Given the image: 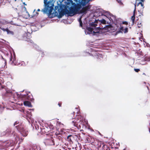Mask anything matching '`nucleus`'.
I'll list each match as a JSON object with an SVG mask.
<instances>
[{
    "label": "nucleus",
    "mask_w": 150,
    "mask_h": 150,
    "mask_svg": "<svg viewBox=\"0 0 150 150\" xmlns=\"http://www.w3.org/2000/svg\"><path fill=\"white\" fill-rule=\"evenodd\" d=\"M19 122L18 121H16L13 124V125L15 126V125L19 124Z\"/></svg>",
    "instance_id": "c756f323"
},
{
    "label": "nucleus",
    "mask_w": 150,
    "mask_h": 150,
    "mask_svg": "<svg viewBox=\"0 0 150 150\" xmlns=\"http://www.w3.org/2000/svg\"><path fill=\"white\" fill-rule=\"evenodd\" d=\"M146 46L148 47H150V45L148 43L146 45Z\"/></svg>",
    "instance_id": "a19ab883"
},
{
    "label": "nucleus",
    "mask_w": 150,
    "mask_h": 150,
    "mask_svg": "<svg viewBox=\"0 0 150 150\" xmlns=\"http://www.w3.org/2000/svg\"><path fill=\"white\" fill-rule=\"evenodd\" d=\"M96 57L97 58H98L99 59H100V58H102V56L101 55H100V54H96Z\"/></svg>",
    "instance_id": "5701e85b"
},
{
    "label": "nucleus",
    "mask_w": 150,
    "mask_h": 150,
    "mask_svg": "<svg viewBox=\"0 0 150 150\" xmlns=\"http://www.w3.org/2000/svg\"><path fill=\"white\" fill-rule=\"evenodd\" d=\"M134 7L135 8L133 11V14H134V13L135 14V12L136 9V5L135 4H134Z\"/></svg>",
    "instance_id": "72a5a7b5"
},
{
    "label": "nucleus",
    "mask_w": 150,
    "mask_h": 150,
    "mask_svg": "<svg viewBox=\"0 0 150 150\" xmlns=\"http://www.w3.org/2000/svg\"><path fill=\"white\" fill-rule=\"evenodd\" d=\"M134 7L135 8L133 11V14H134V13L135 14V12L136 9V5L135 4H134Z\"/></svg>",
    "instance_id": "473e14b6"
},
{
    "label": "nucleus",
    "mask_w": 150,
    "mask_h": 150,
    "mask_svg": "<svg viewBox=\"0 0 150 150\" xmlns=\"http://www.w3.org/2000/svg\"><path fill=\"white\" fill-rule=\"evenodd\" d=\"M122 23L123 24H127L128 23L127 21H123L122 22Z\"/></svg>",
    "instance_id": "7c9ffc66"
},
{
    "label": "nucleus",
    "mask_w": 150,
    "mask_h": 150,
    "mask_svg": "<svg viewBox=\"0 0 150 150\" xmlns=\"http://www.w3.org/2000/svg\"><path fill=\"white\" fill-rule=\"evenodd\" d=\"M128 31V28H126L124 30V31H123L124 33H126Z\"/></svg>",
    "instance_id": "a878e982"
},
{
    "label": "nucleus",
    "mask_w": 150,
    "mask_h": 150,
    "mask_svg": "<svg viewBox=\"0 0 150 150\" xmlns=\"http://www.w3.org/2000/svg\"><path fill=\"white\" fill-rule=\"evenodd\" d=\"M74 126H76V125H75V124L74 123Z\"/></svg>",
    "instance_id": "e2e57ef3"
},
{
    "label": "nucleus",
    "mask_w": 150,
    "mask_h": 150,
    "mask_svg": "<svg viewBox=\"0 0 150 150\" xmlns=\"http://www.w3.org/2000/svg\"><path fill=\"white\" fill-rule=\"evenodd\" d=\"M103 13L105 14V15L103 14L102 13H100L98 16L97 15V17L101 15V16H104L107 17V19L109 20L107 22V24H110L111 25L112 23L114 24L116 26L118 27V25L117 26L118 23H119V19H117L115 16L113 15L112 13L108 11H103Z\"/></svg>",
    "instance_id": "7ed1b4c3"
},
{
    "label": "nucleus",
    "mask_w": 150,
    "mask_h": 150,
    "mask_svg": "<svg viewBox=\"0 0 150 150\" xmlns=\"http://www.w3.org/2000/svg\"><path fill=\"white\" fill-rule=\"evenodd\" d=\"M134 70L136 72H138L140 71V69H134Z\"/></svg>",
    "instance_id": "cd10ccee"
},
{
    "label": "nucleus",
    "mask_w": 150,
    "mask_h": 150,
    "mask_svg": "<svg viewBox=\"0 0 150 150\" xmlns=\"http://www.w3.org/2000/svg\"><path fill=\"white\" fill-rule=\"evenodd\" d=\"M119 25H120V30L119 31H117L116 32V33H122L124 31V28L122 26V25L120 24L121 23H120L119 22V23H118Z\"/></svg>",
    "instance_id": "2eb2a0df"
},
{
    "label": "nucleus",
    "mask_w": 150,
    "mask_h": 150,
    "mask_svg": "<svg viewBox=\"0 0 150 150\" xmlns=\"http://www.w3.org/2000/svg\"><path fill=\"white\" fill-rule=\"evenodd\" d=\"M97 20H98V23H99V24H100L101 23L103 25H105L106 23L107 24V22L108 21V19H107L106 17L105 19L102 18V19L100 20L99 19H98Z\"/></svg>",
    "instance_id": "f8f14e48"
},
{
    "label": "nucleus",
    "mask_w": 150,
    "mask_h": 150,
    "mask_svg": "<svg viewBox=\"0 0 150 150\" xmlns=\"http://www.w3.org/2000/svg\"><path fill=\"white\" fill-rule=\"evenodd\" d=\"M92 22L90 21L89 23V27L88 30L92 33L93 31V35L98 36L100 34L106 33L111 29L112 25L108 24V25H103L102 24H99L98 23V20L95 19L91 20Z\"/></svg>",
    "instance_id": "f03ea898"
},
{
    "label": "nucleus",
    "mask_w": 150,
    "mask_h": 150,
    "mask_svg": "<svg viewBox=\"0 0 150 150\" xmlns=\"http://www.w3.org/2000/svg\"><path fill=\"white\" fill-rule=\"evenodd\" d=\"M137 25L139 28H141V27L142 26V24H141V22H140V21H139V22L138 23Z\"/></svg>",
    "instance_id": "412c9836"
},
{
    "label": "nucleus",
    "mask_w": 150,
    "mask_h": 150,
    "mask_svg": "<svg viewBox=\"0 0 150 150\" xmlns=\"http://www.w3.org/2000/svg\"><path fill=\"white\" fill-rule=\"evenodd\" d=\"M104 146H105V145H103V146L102 147V148H103V147H104Z\"/></svg>",
    "instance_id": "bf43d9fd"
},
{
    "label": "nucleus",
    "mask_w": 150,
    "mask_h": 150,
    "mask_svg": "<svg viewBox=\"0 0 150 150\" xmlns=\"http://www.w3.org/2000/svg\"><path fill=\"white\" fill-rule=\"evenodd\" d=\"M16 136L15 132L13 130L12 132L10 134L8 137H11L12 139H15Z\"/></svg>",
    "instance_id": "4468645a"
},
{
    "label": "nucleus",
    "mask_w": 150,
    "mask_h": 150,
    "mask_svg": "<svg viewBox=\"0 0 150 150\" xmlns=\"http://www.w3.org/2000/svg\"><path fill=\"white\" fill-rule=\"evenodd\" d=\"M145 56L146 55H145V57L142 60L141 62H139V64H141L142 65H144L146 64V62H145V61L149 62L150 61V57H147Z\"/></svg>",
    "instance_id": "9b49d317"
},
{
    "label": "nucleus",
    "mask_w": 150,
    "mask_h": 150,
    "mask_svg": "<svg viewBox=\"0 0 150 150\" xmlns=\"http://www.w3.org/2000/svg\"><path fill=\"white\" fill-rule=\"evenodd\" d=\"M140 14L142 15V16H143V15L142 14V13H140Z\"/></svg>",
    "instance_id": "603ef678"
},
{
    "label": "nucleus",
    "mask_w": 150,
    "mask_h": 150,
    "mask_svg": "<svg viewBox=\"0 0 150 150\" xmlns=\"http://www.w3.org/2000/svg\"><path fill=\"white\" fill-rule=\"evenodd\" d=\"M147 89H149V87L147 86Z\"/></svg>",
    "instance_id": "4d7b16f0"
},
{
    "label": "nucleus",
    "mask_w": 150,
    "mask_h": 150,
    "mask_svg": "<svg viewBox=\"0 0 150 150\" xmlns=\"http://www.w3.org/2000/svg\"><path fill=\"white\" fill-rule=\"evenodd\" d=\"M143 74H144V75H145V74L144 73H143Z\"/></svg>",
    "instance_id": "13d9d810"
},
{
    "label": "nucleus",
    "mask_w": 150,
    "mask_h": 150,
    "mask_svg": "<svg viewBox=\"0 0 150 150\" xmlns=\"http://www.w3.org/2000/svg\"><path fill=\"white\" fill-rule=\"evenodd\" d=\"M57 138L59 141H61L62 140V138L60 136H57Z\"/></svg>",
    "instance_id": "bb28decb"
},
{
    "label": "nucleus",
    "mask_w": 150,
    "mask_h": 150,
    "mask_svg": "<svg viewBox=\"0 0 150 150\" xmlns=\"http://www.w3.org/2000/svg\"><path fill=\"white\" fill-rule=\"evenodd\" d=\"M27 38H28L30 39V38L31 37V36L30 35V33L29 32H28V33L27 34Z\"/></svg>",
    "instance_id": "393cba45"
},
{
    "label": "nucleus",
    "mask_w": 150,
    "mask_h": 150,
    "mask_svg": "<svg viewBox=\"0 0 150 150\" xmlns=\"http://www.w3.org/2000/svg\"><path fill=\"white\" fill-rule=\"evenodd\" d=\"M78 21L79 22V23H80V22H82L81 17L80 18H79V19L78 20Z\"/></svg>",
    "instance_id": "c9c22d12"
},
{
    "label": "nucleus",
    "mask_w": 150,
    "mask_h": 150,
    "mask_svg": "<svg viewBox=\"0 0 150 150\" xmlns=\"http://www.w3.org/2000/svg\"><path fill=\"white\" fill-rule=\"evenodd\" d=\"M67 138L69 142H72L71 139L73 138V137L72 135H69L67 137Z\"/></svg>",
    "instance_id": "a211bd4d"
},
{
    "label": "nucleus",
    "mask_w": 150,
    "mask_h": 150,
    "mask_svg": "<svg viewBox=\"0 0 150 150\" xmlns=\"http://www.w3.org/2000/svg\"><path fill=\"white\" fill-rule=\"evenodd\" d=\"M7 85H10V84H11V83L10 82H8L7 83Z\"/></svg>",
    "instance_id": "79ce46f5"
},
{
    "label": "nucleus",
    "mask_w": 150,
    "mask_h": 150,
    "mask_svg": "<svg viewBox=\"0 0 150 150\" xmlns=\"http://www.w3.org/2000/svg\"><path fill=\"white\" fill-rule=\"evenodd\" d=\"M23 8L25 9V10H26V7L25 6H24Z\"/></svg>",
    "instance_id": "09e8293b"
},
{
    "label": "nucleus",
    "mask_w": 150,
    "mask_h": 150,
    "mask_svg": "<svg viewBox=\"0 0 150 150\" xmlns=\"http://www.w3.org/2000/svg\"><path fill=\"white\" fill-rule=\"evenodd\" d=\"M96 14V13H95V14H94V16H95Z\"/></svg>",
    "instance_id": "6e6d98bb"
},
{
    "label": "nucleus",
    "mask_w": 150,
    "mask_h": 150,
    "mask_svg": "<svg viewBox=\"0 0 150 150\" xmlns=\"http://www.w3.org/2000/svg\"><path fill=\"white\" fill-rule=\"evenodd\" d=\"M47 1V0H44V3Z\"/></svg>",
    "instance_id": "a18cd8bd"
},
{
    "label": "nucleus",
    "mask_w": 150,
    "mask_h": 150,
    "mask_svg": "<svg viewBox=\"0 0 150 150\" xmlns=\"http://www.w3.org/2000/svg\"><path fill=\"white\" fill-rule=\"evenodd\" d=\"M16 60V58L14 57L13 58V61H12L11 62V64H13V63H14V61Z\"/></svg>",
    "instance_id": "ea45409f"
},
{
    "label": "nucleus",
    "mask_w": 150,
    "mask_h": 150,
    "mask_svg": "<svg viewBox=\"0 0 150 150\" xmlns=\"http://www.w3.org/2000/svg\"><path fill=\"white\" fill-rule=\"evenodd\" d=\"M53 1L51 3V4H52V3H53V4H54V3H55V1L56 0H52ZM52 0H47V1H51Z\"/></svg>",
    "instance_id": "c85d7f7f"
},
{
    "label": "nucleus",
    "mask_w": 150,
    "mask_h": 150,
    "mask_svg": "<svg viewBox=\"0 0 150 150\" xmlns=\"http://www.w3.org/2000/svg\"><path fill=\"white\" fill-rule=\"evenodd\" d=\"M141 5L142 7H143L144 8V4H143L142 2H139L137 4V6H138L139 5Z\"/></svg>",
    "instance_id": "4be33fe9"
},
{
    "label": "nucleus",
    "mask_w": 150,
    "mask_h": 150,
    "mask_svg": "<svg viewBox=\"0 0 150 150\" xmlns=\"http://www.w3.org/2000/svg\"><path fill=\"white\" fill-rule=\"evenodd\" d=\"M1 88H4L5 90L4 92L2 94V98L4 100H7L11 96H13V93L11 90L12 88L11 86L10 88H8L7 86H2Z\"/></svg>",
    "instance_id": "0eeeda50"
},
{
    "label": "nucleus",
    "mask_w": 150,
    "mask_h": 150,
    "mask_svg": "<svg viewBox=\"0 0 150 150\" xmlns=\"http://www.w3.org/2000/svg\"><path fill=\"white\" fill-rule=\"evenodd\" d=\"M1 105H0V108H1Z\"/></svg>",
    "instance_id": "052dcab7"
},
{
    "label": "nucleus",
    "mask_w": 150,
    "mask_h": 150,
    "mask_svg": "<svg viewBox=\"0 0 150 150\" xmlns=\"http://www.w3.org/2000/svg\"><path fill=\"white\" fill-rule=\"evenodd\" d=\"M123 150H125V149H124Z\"/></svg>",
    "instance_id": "0e129e2a"
},
{
    "label": "nucleus",
    "mask_w": 150,
    "mask_h": 150,
    "mask_svg": "<svg viewBox=\"0 0 150 150\" xmlns=\"http://www.w3.org/2000/svg\"><path fill=\"white\" fill-rule=\"evenodd\" d=\"M35 129L36 130H38L39 129L38 125H35Z\"/></svg>",
    "instance_id": "2f4dec72"
},
{
    "label": "nucleus",
    "mask_w": 150,
    "mask_h": 150,
    "mask_svg": "<svg viewBox=\"0 0 150 150\" xmlns=\"http://www.w3.org/2000/svg\"><path fill=\"white\" fill-rule=\"evenodd\" d=\"M141 1V2H143L144 1V0H140Z\"/></svg>",
    "instance_id": "c03bdc74"
},
{
    "label": "nucleus",
    "mask_w": 150,
    "mask_h": 150,
    "mask_svg": "<svg viewBox=\"0 0 150 150\" xmlns=\"http://www.w3.org/2000/svg\"><path fill=\"white\" fill-rule=\"evenodd\" d=\"M1 30H0V35H1Z\"/></svg>",
    "instance_id": "3c124183"
},
{
    "label": "nucleus",
    "mask_w": 150,
    "mask_h": 150,
    "mask_svg": "<svg viewBox=\"0 0 150 150\" xmlns=\"http://www.w3.org/2000/svg\"><path fill=\"white\" fill-rule=\"evenodd\" d=\"M88 139H89V138H87V140H88Z\"/></svg>",
    "instance_id": "69168bd1"
},
{
    "label": "nucleus",
    "mask_w": 150,
    "mask_h": 150,
    "mask_svg": "<svg viewBox=\"0 0 150 150\" xmlns=\"http://www.w3.org/2000/svg\"><path fill=\"white\" fill-rule=\"evenodd\" d=\"M28 150H41V148L39 146L35 145L30 148Z\"/></svg>",
    "instance_id": "ddd939ff"
},
{
    "label": "nucleus",
    "mask_w": 150,
    "mask_h": 150,
    "mask_svg": "<svg viewBox=\"0 0 150 150\" xmlns=\"http://www.w3.org/2000/svg\"><path fill=\"white\" fill-rule=\"evenodd\" d=\"M78 5L80 7L81 10L79 14H81L82 16L86 14L87 11L91 8V6L87 4V0H79Z\"/></svg>",
    "instance_id": "20e7f679"
},
{
    "label": "nucleus",
    "mask_w": 150,
    "mask_h": 150,
    "mask_svg": "<svg viewBox=\"0 0 150 150\" xmlns=\"http://www.w3.org/2000/svg\"><path fill=\"white\" fill-rule=\"evenodd\" d=\"M79 0H67L65 1L64 3H66L71 9L76 14L79 13L81 10L80 7L78 5Z\"/></svg>",
    "instance_id": "39448f33"
},
{
    "label": "nucleus",
    "mask_w": 150,
    "mask_h": 150,
    "mask_svg": "<svg viewBox=\"0 0 150 150\" xmlns=\"http://www.w3.org/2000/svg\"><path fill=\"white\" fill-rule=\"evenodd\" d=\"M35 48L37 50L41 52L42 54L41 56L42 57H43L44 54H43L44 52L43 51L41 50V48H40L38 46H36V47H35Z\"/></svg>",
    "instance_id": "f3484780"
},
{
    "label": "nucleus",
    "mask_w": 150,
    "mask_h": 150,
    "mask_svg": "<svg viewBox=\"0 0 150 150\" xmlns=\"http://www.w3.org/2000/svg\"><path fill=\"white\" fill-rule=\"evenodd\" d=\"M12 59H13V57H12V55H11V57H10V61H11L12 60Z\"/></svg>",
    "instance_id": "e433bc0d"
},
{
    "label": "nucleus",
    "mask_w": 150,
    "mask_h": 150,
    "mask_svg": "<svg viewBox=\"0 0 150 150\" xmlns=\"http://www.w3.org/2000/svg\"><path fill=\"white\" fill-rule=\"evenodd\" d=\"M142 52H141L139 54L138 53H137V55H138V56H139V55H142Z\"/></svg>",
    "instance_id": "58836bf2"
},
{
    "label": "nucleus",
    "mask_w": 150,
    "mask_h": 150,
    "mask_svg": "<svg viewBox=\"0 0 150 150\" xmlns=\"http://www.w3.org/2000/svg\"><path fill=\"white\" fill-rule=\"evenodd\" d=\"M23 4H24V5H25V6H26L27 5V4H25V2H23Z\"/></svg>",
    "instance_id": "37998d69"
},
{
    "label": "nucleus",
    "mask_w": 150,
    "mask_h": 150,
    "mask_svg": "<svg viewBox=\"0 0 150 150\" xmlns=\"http://www.w3.org/2000/svg\"><path fill=\"white\" fill-rule=\"evenodd\" d=\"M88 54H90V55H91V54H90V53H88Z\"/></svg>",
    "instance_id": "680f3d73"
},
{
    "label": "nucleus",
    "mask_w": 150,
    "mask_h": 150,
    "mask_svg": "<svg viewBox=\"0 0 150 150\" xmlns=\"http://www.w3.org/2000/svg\"><path fill=\"white\" fill-rule=\"evenodd\" d=\"M135 14L134 13V14H133V15L131 17V19L132 21V25H133L134 23L135 19Z\"/></svg>",
    "instance_id": "6ab92c4d"
},
{
    "label": "nucleus",
    "mask_w": 150,
    "mask_h": 150,
    "mask_svg": "<svg viewBox=\"0 0 150 150\" xmlns=\"http://www.w3.org/2000/svg\"><path fill=\"white\" fill-rule=\"evenodd\" d=\"M52 1H47L44 3V8L41 10L44 14H47L49 18H52L57 16L60 18L64 15L72 16L76 14L66 3H59L58 1H57V5L54 8V5L53 3L51 4Z\"/></svg>",
    "instance_id": "f257e3e1"
},
{
    "label": "nucleus",
    "mask_w": 150,
    "mask_h": 150,
    "mask_svg": "<svg viewBox=\"0 0 150 150\" xmlns=\"http://www.w3.org/2000/svg\"><path fill=\"white\" fill-rule=\"evenodd\" d=\"M44 142L46 146H52L54 145V139L52 137L45 139Z\"/></svg>",
    "instance_id": "1a4fd4ad"
},
{
    "label": "nucleus",
    "mask_w": 150,
    "mask_h": 150,
    "mask_svg": "<svg viewBox=\"0 0 150 150\" xmlns=\"http://www.w3.org/2000/svg\"><path fill=\"white\" fill-rule=\"evenodd\" d=\"M5 135H6V131H3L2 132H1L0 134V136L1 137H3Z\"/></svg>",
    "instance_id": "aec40b11"
},
{
    "label": "nucleus",
    "mask_w": 150,
    "mask_h": 150,
    "mask_svg": "<svg viewBox=\"0 0 150 150\" xmlns=\"http://www.w3.org/2000/svg\"><path fill=\"white\" fill-rule=\"evenodd\" d=\"M0 29L3 31L4 32H6L8 35H14L13 31L10 30L8 28H4L0 26Z\"/></svg>",
    "instance_id": "9d476101"
},
{
    "label": "nucleus",
    "mask_w": 150,
    "mask_h": 150,
    "mask_svg": "<svg viewBox=\"0 0 150 150\" xmlns=\"http://www.w3.org/2000/svg\"><path fill=\"white\" fill-rule=\"evenodd\" d=\"M40 11V9H38V10H37V11Z\"/></svg>",
    "instance_id": "49530a36"
},
{
    "label": "nucleus",
    "mask_w": 150,
    "mask_h": 150,
    "mask_svg": "<svg viewBox=\"0 0 150 150\" xmlns=\"http://www.w3.org/2000/svg\"><path fill=\"white\" fill-rule=\"evenodd\" d=\"M18 97L21 98L22 100H24L23 104L25 106H28L29 107L32 108L33 107L31 103L28 100L31 102H33L34 100L33 98H31V96H30L28 94H23L20 93L19 95L17 93ZM32 97H33L32 96Z\"/></svg>",
    "instance_id": "423d86ee"
},
{
    "label": "nucleus",
    "mask_w": 150,
    "mask_h": 150,
    "mask_svg": "<svg viewBox=\"0 0 150 150\" xmlns=\"http://www.w3.org/2000/svg\"><path fill=\"white\" fill-rule=\"evenodd\" d=\"M6 131V136L8 137L10 134L12 132V131L11 129L8 128L7 129Z\"/></svg>",
    "instance_id": "dca6fc26"
},
{
    "label": "nucleus",
    "mask_w": 150,
    "mask_h": 150,
    "mask_svg": "<svg viewBox=\"0 0 150 150\" xmlns=\"http://www.w3.org/2000/svg\"><path fill=\"white\" fill-rule=\"evenodd\" d=\"M72 122L74 123V122L73 121H72Z\"/></svg>",
    "instance_id": "338daca9"
},
{
    "label": "nucleus",
    "mask_w": 150,
    "mask_h": 150,
    "mask_svg": "<svg viewBox=\"0 0 150 150\" xmlns=\"http://www.w3.org/2000/svg\"><path fill=\"white\" fill-rule=\"evenodd\" d=\"M15 10H17V8H15Z\"/></svg>",
    "instance_id": "864d4df0"
},
{
    "label": "nucleus",
    "mask_w": 150,
    "mask_h": 150,
    "mask_svg": "<svg viewBox=\"0 0 150 150\" xmlns=\"http://www.w3.org/2000/svg\"><path fill=\"white\" fill-rule=\"evenodd\" d=\"M17 129L18 131L21 133L23 137H26L28 135L27 132L24 129L21 125H18L16 126Z\"/></svg>",
    "instance_id": "6e6552de"
},
{
    "label": "nucleus",
    "mask_w": 150,
    "mask_h": 150,
    "mask_svg": "<svg viewBox=\"0 0 150 150\" xmlns=\"http://www.w3.org/2000/svg\"><path fill=\"white\" fill-rule=\"evenodd\" d=\"M36 14H38V12H36Z\"/></svg>",
    "instance_id": "5fc2aeb1"
},
{
    "label": "nucleus",
    "mask_w": 150,
    "mask_h": 150,
    "mask_svg": "<svg viewBox=\"0 0 150 150\" xmlns=\"http://www.w3.org/2000/svg\"><path fill=\"white\" fill-rule=\"evenodd\" d=\"M79 25H80V26L81 27H82L83 23H82V21L79 23Z\"/></svg>",
    "instance_id": "f704fd0d"
},
{
    "label": "nucleus",
    "mask_w": 150,
    "mask_h": 150,
    "mask_svg": "<svg viewBox=\"0 0 150 150\" xmlns=\"http://www.w3.org/2000/svg\"><path fill=\"white\" fill-rule=\"evenodd\" d=\"M118 1L119 3H120V2L121 3V1L120 0H119V1Z\"/></svg>",
    "instance_id": "8fccbe9b"
},
{
    "label": "nucleus",
    "mask_w": 150,
    "mask_h": 150,
    "mask_svg": "<svg viewBox=\"0 0 150 150\" xmlns=\"http://www.w3.org/2000/svg\"><path fill=\"white\" fill-rule=\"evenodd\" d=\"M58 105L59 106V107H60L61 106L62 104L60 103H58Z\"/></svg>",
    "instance_id": "4c0bfd02"
},
{
    "label": "nucleus",
    "mask_w": 150,
    "mask_h": 150,
    "mask_svg": "<svg viewBox=\"0 0 150 150\" xmlns=\"http://www.w3.org/2000/svg\"><path fill=\"white\" fill-rule=\"evenodd\" d=\"M30 40V42L31 43H32V42H33V41L31 40Z\"/></svg>",
    "instance_id": "de8ad7c7"
},
{
    "label": "nucleus",
    "mask_w": 150,
    "mask_h": 150,
    "mask_svg": "<svg viewBox=\"0 0 150 150\" xmlns=\"http://www.w3.org/2000/svg\"><path fill=\"white\" fill-rule=\"evenodd\" d=\"M89 28V27H88L87 28V30H88V32H86V31H85V34H86V35H87V34H92V33H93V31L92 32V33H90V31H89L88 30V28Z\"/></svg>",
    "instance_id": "b1692460"
},
{
    "label": "nucleus",
    "mask_w": 150,
    "mask_h": 150,
    "mask_svg": "<svg viewBox=\"0 0 150 150\" xmlns=\"http://www.w3.org/2000/svg\"><path fill=\"white\" fill-rule=\"evenodd\" d=\"M99 134H100V135H101L100 133L99 132Z\"/></svg>",
    "instance_id": "774afa93"
}]
</instances>
